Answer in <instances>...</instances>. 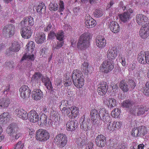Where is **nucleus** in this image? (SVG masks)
<instances>
[{
  "label": "nucleus",
  "instance_id": "obj_1",
  "mask_svg": "<svg viewBox=\"0 0 149 149\" xmlns=\"http://www.w3.org/2000/svg\"><path fill=\"white\" fill-rule=\"evenodd\" d=\"M20 24L22 27L20 33L22 37L24 38H29L32 33L30 28L28 27V26H32L34 25L33 18L31 16L25 17L21 22Z\"/></svg>",
  "mask_w": 149,
  "mask_h": 149
},
{
  "label": "nucleus",
  "instance_id": "obj_2",
  "mask_svg": "<svg viewBox=\"0 0 149 149\" xmlns=\"http://www.w3.org/2000/svg\"><path fill=\"white\" fill-rule=\"evenodd\" d=\"M91 36L88 33H84L80 36L77 44L78 48L81 50L84 49L90 45Z\"/></svg>",
  "mask_w": 149,
  "mask_h": 149
},
{
  "label": "nucleus",
  "instance_id": "obj_3",
  "mask_svg": "<svg viewBox=\"0 0 149 149\" xmlns=\"http://www.w3.org/2000/svg\"><path fill=\"white\" fill-rule=\"evenodd\" d=\"M135 86V82L132 79H129L127 82L122 80L119 83L120 88L124 93L128 92L130 90H132Z\"/></svg>",
  "mask_w": 149,
  "mask_h": 149
},
{
  "label": "nucleus",
  "instance_id": "obj_4",
  "mask_svg": "<svg viewBox=\"0 0 149 149\" xmlns=\"http://www.w3.org/2000/svg\"><path fill=\"white\" fill-rule=\"evenodd\" d=\"M49 133L47 130L39 129L36 132V138L40 141H45L49 138Z\"/></svg>",
  "mask_w": 149,
  "mask_h": 149
},
{
  "label": "nucleus",
  "instance_id": "obj_5",
  "mask_svg": "<svg viewBox=\"0 0 149 149\" xmlns=\"http://www.w3.org/2000/svg\"><path fill=\"white\" fill-rule=\"evenodd\" d=\"M67 138L66 135L63 134H59L54 139V142L60 147L64 146L67 143Z\"/></svg>",
  "mask_w": 149,
  "mask_h": 149
},
{
  "label": "nucleus",
  "instance_id": "obj_6",
  "mask_svg": "<svg viewBox=\"0 0 149 149\" xmlns=\"http://www.w3.org/2000/svg\"><path fill=\"white\" fill-rule=\"evenodd\" d=\"M114 63L113 61L107 60L102 63L101 66L102 71L107 73L111 72L114 68Z\"/></svg>",
  "mask_w": 149,
  "mask_h": 149
},
{
  "label": "nucleus",
  "instance_id": "obj_7",
  "mask_svg": "<svg viewBox=\"0 0 149 149\" xmlns=\"http://www.w3.org/2000/svg\"><path fill=\"white\" fill-rule=\"evenodd\" d=\"M15 31V27L13 24H10L4 27L3 30V33L4 36L10 37L14 34Z\"/></svg>",
  "mask_w": 149,
  "mask_h": 149
},
{
  "label": "nucleus",
  "instance_id": "obj_8",
  "mask_svg": "<svg viewBox=\"0 0 149 149\" xmlns=\"http://www.w3.org/2000/svg\"><path fill=\"white\" fill-rule=\"evenodd\" d=\"M20 96L23 99L29 97L31 91L27 86H23L19 89Z\"/></svg>",
  "mask_w": 149,
  "mask_h": 149
},
{
  "label": "nucleus",
  "instance_id": "obj_9",
  "mask_svg": "<svg viewBox=\"0 0 149 149\" xmlns=\"http://www.w3.org/2000/svg\"><path fill=\"white\" fill-rule=\"evenodd\" d=\"M149 34V24L146 23L143 25L139 31V35L143 39H145L148 36Z\"/></svg>",
  "mask_w": 149,
  "mask_h": 149
},
{
  "label": "nucleus",
  "instance_id": "obj_10",
  "mask_svg": "<svg viewBox=\"0 0 149 149\" xmlns=\"http://www.w3.org/2000/svg\"><path fill=\"white\" fill-rule=\"evenodd\" d=\"M41 80L44 83V85L49 90H51V93L53 94L55 96H56V95L54 90L55 91H56V90H53V87L52 83L50 81L49 78L47 77H44L42 78Z\"/></svg>",
  "mask_w": 149,
  "mask_h": 149
},
{
  "label": "nucleus",
  "instance_id": "obj_11",
  "mask_svg": "<svg viewBox=\"0 0 149 149\" xmlns=\"http://www.w3.org/2000/svg\"><path fill=\"white\" fill-rule=\"evenodd\" d=\"M99 113L102 116L100 117V119L104 122L106 123L109 122L111 120V117L107 111L104 108H101L99 109Z\"/></svg>",
  "mask_w": 149,
  "mask_h": 149
},
{
  "label": "nucleus",
  "instance_id": "obj_12",
  "mask_svg": "<svg viewBox=\"0 0 149 149\" xmlns=\"http://www.w3.org/2000/svg\"><path fill=\"white\" fill-rule=\"evenodd\" d=\"M96 145L102 148L106 145V137L102 134L98 135L95 140Z\"/></svg>",
  "mask_w": 149,
  "mask_h": 149
},
{
  "label": "nucleus",
  "instance_id": "obj_13",
  "mask_svg": "<svg viewBox=\"0 0 149 149\" xmlns=\"http://www.w3.org/2000/svg\"><path fill=\"white\" fill-rule=\"evenodd\" d=\"M78 122L77 120L72 119L68 121L66 125V129L68 131H74L77 127Z\"/></svg>",
  "mask_w": 149,
  "mask_h": 149
},
{
  "label": "nucleus",
  "instance_id": "obj_14",
  "mask_svg": "<svg viewBox=\"0 0 149 149\" xmlns=\"http://www.w3.org/2000/svg\"><path fill=\"white\" fill-rule=\"evenodd\" d=\"M15 113L18 117L22 120H26L28 118V114L24 110L17 109L15 111Z\"/></svg>",
  "mask_w": 149,
  "mask_h": 149
},
{
  "label": "nucleus",
  "instance_id": "obj_15",
  "mask_svg": "<svg viewBox=\"0 0 149 149\" xmlns=\"http://www.w3.org/2000/svg\"><path fill=\"white\" fill-rule=\"evenodd\" d=\"M29 115V120L31 122L36 123L39 121V117L38 114L35 110H32L30 111Z\"/></svg>",
  "mask_w": 149,
  "mask_h": 149
},
{
  "label": "nucleus",
  "instance_id": "obj_16",
  "mask_svg": "<svg viewBox=\"0 0 149 149\" xmlns=\"http://www.w3.org/2000/svg\"><path fill=\"white\" fill-rule=\"evenodd\" d=\"M136 20L137 23L139 25H144L148 21L147 17L142 14H137L136 16Z\"/></svg>",
  "mask_w": 149,
  "mask_h": 149
},
{
  "label": "nucleus",
  "instance_id": "obj_17",
  "mask_svg": "<svg viewBox=\"0 0 149 149\" xmlns=\"http://www.w3.org/2000/svg\"><path fill=\"white\" fill-rule=\"evenodd\" d=\"M117 55V51L116 49L112 47L109 49L107 52V57L108 60L113 61Z\"/></svg>",
  "mask_w": 149,
  "mask_h": 149
},
{
  "label": "nucleus",
  "instance_id": "obj_18",
  "mask_svg": "<svg viewBox=\"0 0 149 149\" xmlns=\"http://www.w3.org/2000/svg\"><path fill=\"white\" fill-rule=\"evenodd\" d=\"M90 122V119L84 118L81 124V129L86 131L89 130L91 125Z\"/></svg>",
  "mask_w": 149,
  "mask_h": 149
},
{
  "label": "nucleus",
  "instance_id": "obj_19",
  "mask_svg": "<svg viewBox=\"0 0 149 149\" xmlns=\"http://www.w3.org/2000/svg\"><path fill=\"white\" fill-rule=\"evenodd\" d=\"M36 42L38 44H42L45 40V36L43 32H37L35 38Z\"/></svg>",
  "mask_w": 149,
  "mask_h": 149
},
{
  "label": "nucleus",
  "instance_id": "obj_20",
  "mask_svg": "<svg viewBox=\"0 0 149 149\" xmlns=\"http://www.w3.org/2000/svg\"><path fill=\"white\" fill-rule=\"evenodd\" d=\"M32 96L34 100H40L43 97L42 92L40 89H35L32 92Z\"/></svg>",
  "mask_w": 149,
  "mask_h": 149
},
{
  "label": "nucleus",
  "instance_id": "obj_21",
  "mask_svg": "<svg viewBox=\"0 0 149 149\" xmlns=\"http://www.w3.org/2000/svg\"><path fill=\"white\" fill-rule=\"evenodd\" d=\"M97 46L101 48H103L106 44V40L104 38L101 36L97 37L96 40Z\"/></svg>",
  "mask_w": 149,
  "mask_h": 149
},
{
  "label": "nucleus",
  "instance_id": "obj_22",
  "mask_svg": "<svg viewBox=\"0 0 149 149\" xmlns=\"http://www.w3.org/2000/svg\"><path fill=\"white\" fill-rule=\"evenodd\" d=\"M72 74L71 77L72 79V81L84 78L82 73L79 70H74Z\"/></svg>",
  "mask_w": 149,
  "mask_h": 149
},
{
  "label": "nucleus",
  "instance_id": "obj_23",
  "mask_svg": "<svg viewBox=\"0 0 149 149\" xmlns=\"http://www.w3.org/2000/svg\"><path fill=\"white\" fill-rule=\"evenodd\" d=\"M87 141L86 138L84 135H83L81 137L77 138L76 143L79 147L81 148L86 144Z\"/></svg>",
  "mask_w": 149,
  "mask_h": 149
},
{
  "label": "nucleus",
  "instance_id": "obj_24",
  "mask_svg": "<svg viewBox=\"0 0 149 149\" xmlns=\"http://www.w3.org/2000/svg\"><path fill=\"white\" fill-rule=\"evenodd\" d=\"M138 109L137 114L138 116H140L144 114L146 111H147L149 108L145 104L138 105L137 106Z\"/></svg>",
  "mask_w": 149,
  "mask_h": 149
},
{
  "label": "nucleus",
  "instance_id": "obj_25",
  "mask_svg": "<svg viewBox=\"0 0 149 149\" xmlns=\"http://www.w3.org/2000/svg\"><path fill=\"white\" fill-rule=\"evenodd\" d=\"M95 21L89 16H87L85 21L86 26L88 28H90L94 26L95 25Z\"/></svg>",
  "mask_w": 149,
  "mask_h": 149
},
{
  "label": "nucleus",
  "instance_id": "obj_26",
  "mask_svg": "<svg viewBox=\"0 0 149 149\" xmlns=\"http://www.w3.org/2000/svg\"><path fill=\"white\" fill-rule=\"evenodd\" d=\"M111 30L114 33H117L120 30L119 26L118 23L115 21H112L109 24Z\"/></svg>",
  "mask_w": 149,
  "mask_h": 149
},
{
  "label": "nucleus",
  "instance_id": "obj_27",
  "mask_svg": "<svg viewBox=\"0 0 149 149\" xmlns=\"http://www.w3.org/2000/svg\"><path fill=\"white\" fill-rule=\"evenodd\" d=\"M10 116L8 112H4L0 116V123L6 124L9 120Z\"/></svg>",
  "mask_w": 149,
  "mask_h": 149
},
{
  "label": "nucleus",
  "instance_id": "obj_28",
  "mask_svg": "<svg viewBox=\"0 0 149 149\" xmlns=\"http://www.w3.org/2000/svg\"><path fill=\"white\" fill-rule=\"evenodd\" d=\"M20 48V44L17 42L14 41L12 42L11 46L9 48V50L13 52H17L19 51Z\"/></svg>",
  "mask_w": 149,
  "mask_h": 149
},
{
  "label": "nucleus",
  "instance_id": "obj_29",
  "mask_svg": "<svg viewBox=\"0 0 149 149\" xmlns=\"http://www.w3.org/2000/svg\"><path fill=\"white\" fill-rule=\"evenodd\" d=\"M10 102V100L8 98H2L0 100V106L3 108L7 107Z\"/></svg>",
  "mask_w": 149,
  "mask_h": 149
},
{
  "label": "nucleus",
  "instance_id": "obj_30",
  "mask_svg": "<svg viewBox=\"0 0 149 149\" xmlns=\"http://www.w3.org/2000/svg\"><path fill=\"white\" fill-rule=\"evenodd\" d=\"M130 14L128 12H126L120 15L119 17L122 21L125 22L129 20L130 18Z\"/></svg>",
  "mask_w": 149,
  "mask_h": 149
},
{
  "label": "nucleus",
  "instance_id": "obj_31",
  "mask_svg": "<svg viewBox=\"0 0 149 149\" xmlns=\"http://www.w3.org/2000/svg\"><path fill=\"white\" fill-rule=\"evenodd\" d=\"M145 52H141L138 55V60L139 63L142 64H144L146 63Z\"/></svg>",
  "mask_w": 149,
  "mask_h": 149
},
{
  "label": "nucleus",
  "instance_id": "obj_32",
  "mask_svg": "<svg viewBox=\"0 0 149 149\" xmlns=\"http://www.w3.org/2000/svg\"><path fill=\"white\" fill-rule=\"evenodd\" d=\"M17 129H18L17 127H15L12 125H10L7 128L6 132L7 134L10 135L11 138L13 135L15 134V133L16 131L15 130Z\"/></svg>",
  "mask_w": 149,
  "mask_h": 149
},
{
  "label": "nucleus",
  "instance_id": "obj_33",
  "mask_svg": "<svg viewBox=\"0 0 149 149\" xmlns=\"http://www.w3.org/2000/svg\"><path fill=\"white\" fill-rule=\"evenodd\" d=\"M72 81L75 86L78 88H82L84 84V78Z\"/></svg>",
  "mask_w": 149,
  "mask_h": 149
},
{
  "label": "nucleus",
  "instance_id": "obj_34",
  "mask_svg": "<svg viewBox=\"0 0 149 149\" xmlns=\"http://www.w3.org/2000/svg\"><path fill=\"white\" fill-rule=\"evenodd\" d=\"M42 76V74L40 72H35L32 77V81L38 83L40 81V79Z\"/></svg>",
  "mask_w": 149,
  "mask_h": 149
},
{
  "label": "nucleus",
  "instance_id": "obj_35",
  "mask_svg": "<svg viewBox=\"0 0 149 149\" xmlns=\"http://www.w3.org/2000/svg\"><path fill=\"white\" fill-rule=\"evenodd\" d=\"M36 9L38 13L39 14H41L45 12V6L44 4L43 3L40 4L37 7Z\"/></svg>",
  "mask_w": 149,
  "mask_h": 149
},
{
  "label": "nucleus",
  "instance_id": "obj_36",
  "mask_svg": "<svg viewBox=\"0 0 149 149\" xmlns=\"http://www.w3.org/2000/svg\"><path fill=\"white\" fill-rule=\"evenodd\" d=\"M81 68L82 71L87 74L90 71L88 63L85 61L81 66Z\"/></svg>",
  "mask_w": 149,
  "mask_h": 149
},
{
  "label": "nucleus",
  "instance_id": "obj_37",
  "mask_svg": "<svg viewBox=\"0 0 149 149\" xmlns=\"http://www.w3.org/2000/svg\"><path fill=\"white\" fill-rule=\"evenodd\" d=\"M107 101V105L109 108H113L116 105V100L114 98H109Z\"/></svg>",
  "mask_w": 149,
  "mask_h": 149
},
{
  "label": "nucleus",
  "instance_id": "obj_38",
  "mask_svg": "<svg viewBox=\"0 0 149 149\" xmlns=\"http://www.w3.org/2000/svg\"><path fill=\"white\" fill-rule=\"evenodd\" d=\"M91 119H93L95 118H99L101 116L99 112H98L97 110L95 109H92L91 111Z\"/></svg>",
  "mask_w": 149,
  "mask_h": 149
},
{
  "label": "nucleus",
  "instance_id": "obj_39",
  "mask_svg": "<svg viewBox=\"0 0 149 149\" xmlns=\"http://www.w3.org/2000/svg\"><path fill=\"white\" fill-rule=\"evenodd\" d=\"M69 104L68 103V101L67 100H63L61 101V104L60 105V109H62L61 111L63 112L64 110L65 109L66 107H69Z\"/></svg>",
  "mask_w": 149,
  "mask_h": 149
},
{
  "label": "nucleus",
  "instance_id": "obj_40",
  "mask_svg": "<svg viewBox=\"0 0 149 149\" xmlns=\"http://www.w3.org/2000/svg\"><path fill=\"white\" fill-rule=\"evenodd\" d=\"M47 116L44 113H42L40 117L39 121L43 125H45L47 124Z\"/></svg>",
  "mask_w": 149,
  "mask_h": 149
},
{
  "label": "nucleus",
  "instance_id": "obj_41",
  "mask_svg": "<svg viewBox=\"0 0 149 149\" xmlns=\"http://www.w3.org/2000/svg\"><path fill=\"white\" fill-rule=\"evenodd\" d=\"M71 114L72 116V117H76L79 113V109L74 106L71 107Z\"/></svg>",
  "mask_w": 149,
  "mask_h": 149
},
{
  "label": "nucleus",
  "instance_id": "obj_42",
  "mask_svg": "<svg viewBox=\"0 0 149 149\" xmlns=\"http://www.w3.org/2000/svg\"><path fill=\"white\" fill-rule=\"evenodd\" d=\"M141 90L143 91L145 95L149 96V81L146 83L145 87L141 88Z\"/></svg>",
  "mask_w": 149,
  "mask_h": 149
},
{
  "label": "nucleus",
  "instance_id": "obj_43",
  "mask_svg": "<svg viewBox=\"0 0 149 149\" xmlns=\"http://www.w3.org/2000/svg\"><path fill=\"white\" fill-rule=\"evenodd\" d=\"M133 102L131 100H127L123 102L122 103V106L125 108L131 107L133 104Z\"/></svg>",
  "mask_w": 149,
  "mask_h": 149
},
{
  "label": "nucleus",
  "instance_id": "obj_44",
  "mask_svg": "<svg viewBox=\"0 0 149 149\" xmlns=\"http://www.w3.org/2000/svg\"><path fill=\"white\" fill-rule=\"evenodd\" d=\"M26 47V51L28 52L31 50V52L35 47L34 42L31 41L29 42Z\"/></svg>",
  "mask_w": 149,
  "mask_h": 149
},
{
  "label": "nucleus",
  "instance_id": "obj_45",
  "mask_svg": "<svg viewBox=\"0 0 149 149\" xmlns=\"http://www.w3.org/2000/svg\"><path fill=\"white\" fill-rule=\"evenodd\" d=\"M34 55L33 54L27 55V54H25L22 57L21 61H22L25 60H28L30 61H33L34 60Z\"/></svg>",
  "mask_w": 149,
  "mask_h": 149
},
{
  "label": "nucleus",
  "instance_id": "obj_46",
  "mask_svg": "<svg viewBox=\"0 0 149 149\" xmlns=\"http://www.w3.org/2000/svg\"><path fill=\"white\" fill-rule=\"evenodd\" d=\"M120 112L118 108L115 109L113 110L111 112V116L115 118H117L119 116Z\"/></svg>",
  "mask_w": 149,
  "mask_h": 149
},
{
  "label": "nucleus",
  "instance_id": "obj_47",
  "mask_svg": "<svg viewBox=\"0 0 149 149\" xmlns=\"http://www.w3.org/2000/svg\"><path fill=\"white\" fill-rule=\"evenodd\" d=\"M64 33L63 31H61L58 32L56 33V39L59 41H63L64 37Z\"/></svg>",
  "mask_w": 149,
  "mask_h": 149
},
{
  "label": "nucleus",
  "instance_id": "obj_48",
  "mask_svg": "<svg viewBox=\"0 0 149 149\" xmlns=\"http://www.w3.org/2000/svg\"><path fill=\"white\" fill-rule=\"evenodd\" d=\"M58 8V5L56 3H51L49 6V8L51 11H56Z\"/></svg>",
  "mask_w": 149,
  "mask_h": 149
},
{
  "label": "nucleus",
  "instance_id": "obj_49",
  "mask_svg": "<svg viewBox=\"0 0 149 149\" xmlns=\"http://www.w3.org/2000/svg\"><path fill=\"white\" fill-rule=\"evenodd\" d=\"M71 107H67L65 108V110H64L63 112H62L63 113H64V114H66L70 118L72 117V116L71 114Z\"/></svg>",
  "mask_w": 149,
  "mask_h": 149
},
{
  "label": "nucleus",
  "instance_id": "obj_50",
  "mask_svg": "<svg viewBox=\"0 0 149 149\" xmlns=\"http://www.w3.org/2000/svg\"><path fill=\"white\" fill-rule=\"evenodd\" d=\"M103 15V12L101 9H96L94 13V15L95 17H100Z\"/></svg>",
  "mask_w": 149,
  "mask_h": 149
},
{
  "label": "nucleus",
  "instance_id": "obj_51",
  "mask_svg": "<svg viewBox=\"0 0 149 149\" xmlns=\"http://www.w3.org/2000/svg\"><path fill=\"white\" fill-rule=\"evenodd\" d=\"M138 129L140 135H144L147 133L146 128L144 126L139 127H138Z\"/></svg>",
  "mask_w": 149,
  "mask_h": 149
},
{
  "label": "nucleus",
  "instance_id": "obj_52",
  "mask_svg": "<svg viewBox=\"0 0 149 149\" xmlns=\"http://www.w3.org/2000/svg\"><path fill=\"white\" fill-rule=\"evenodd\" d=\"M98 88H102L104 90L107 91L108 85L107 83L104 81L101 82L98 85Z\"/></svg>",
  "mask_w": 149,
  "mask_h": 149
},
{
  "label": "nucleus",
  "instance_id": "obj_53",
  "mask_svg": "<svg viewBox=\"0 0 149 149\" xmlns=\"http://www.w3.org/2000/svg\"><path fill=\"white\" fill-rule=\"evenodd\" d=\"M131 135L135 137H138L140 136L138 128H134L132 129L131 133Z\"/></svg>",
  "mask_w": 149,
  "mask_h": 149
},
{
  "label": "nucleus",
  "instance_id": "obj_54",
  "mask_svg": "<svg viewBox=\"0 0 149 149\" xmlns=\"http://www.w3.org/2000/svg\"><path fill=\"white\" fill-rule=\"evenodd\" d=\"M63 44L64 43L63 41H59L57 42V44H53L52 48L54 49H59L62 47V46L63 45Z\"/></svg>",
  "mask_w": 149,
  "mask_h": 149
},
{
  "label": "nucleus",
  "instance_id": "obj_55",
  "mask_svg": "<svg viewBox=\"0 0 149 149\" xmlns=\"http://www.w3.org/2000/svg\"><path fill=\"white\" fill-rule=\"evenodd\" d=\"M19 129H18V130H17V129L16 130L15 133V134H14L11 138V139L12 140L13 139L17 140L21 136V134L19 132Z\"/></svg>",
  "mask_w": 149,
  "mask_h": 149
},
{
  "label": "nucleus",
  "instance_id": "obj_56",
  "mask_svg": "<svg viewBox=\"0 0 149 149\" xmlns=\"http://www.w3.org/2000/svg\"><path fill=\"white\" fill-rule=\"evenodd\" d=\"M24 143H22L21 141H19L15 145L14 147V149H22L24 146Z\"/></svg>",
  "mask_w": 149,
  "mask_h": 149
},
{
  "label": "nucleus",
  "instance_id": "obj_57",
  "mask_svg": "<svg viewBox=\"0 0 149 149\" xmlns=\"http://www.w3.org/2000/svg\"><path fill=\"white\" fill-rule=\"evenodd\" d=\"M93 119H94V120H93L92 121V124L95 126H97L100 123V120H101L100 118H93Z\"/></svg>",
  "mask_w": 149,
  "mask_h": 149
},
{
  "label": "nucleus",
  "instance_id": "obj_58",
  "mask_svg": "<svg viewBox=\"0 0 149 149\" xmlns=\"http://www.w3.org/2000/svg\"><path fill=\"white\" fill-rule=\"evenodd\" d=\"M63 83L65 86L67 87L71 85L72 82L69 79H64Z\"/></svg>",
  "mask_w": 149,
  "mask_h": 149
},
{
  "label": "nucleus",
  "instance_id": "obj_59",
  "mask_svg": "<svg viewBox=\"0 0 149 149\" xmlns=\"http://www.w3.org/2000/svg\"><path fill=\"white\" fill-rule=\"evenodd\" d=\"M97 92L99 95L100 96H103L105 95L107 92V91L104 90V89L102 88H97Z\"/></svg>",
  "mask_w": 149,
  "mask_h": 149
},
{
  "label": "nucleus",
  "instance_id": "obj_60",
  "mask_svg": "<svg viewBox=\"0 0 149 149\" xmlns=\"http://www.w3.org/2000/svg\"><path fill=\"white\" fill-rule=\"evenodd\" d=\"M97 92L99 95L100 96H103L105 95L107 92V91L104 90V89L102 88H97Z\"/></svg>",
  "mask_w": 149,
  "mask_h": 149
},
{
  "label": "nucleus",
  "instance_id": "obj_61",
  "mask_svg": "<svg viewBox=\"0 0 149 149\" xmlns=\"http://www.w3.org/2000/svg\"><path fill=\"white\" fill-rule=\"evenodd\" d=\"M59 4L60 6L58 11L60 12H61L63 11L65 8L63 1H60Z\"/></svg>",
  "mask_w": 149,
  "mask_h": 149
},
{
  "label": "nucleus",
  "instance_id": "obj_62",
  "mask_svg": "<svg viewBox=\"0 0 149 149\" xmlns=\"http://www.w3.org/2000/svg\"><path fill=\"white\" fill-rule=\"evenodd\" d=\"M111 121L109 122V124H108L107 128L110 130H115V126H114V122L111 125L110 124Z\"/></svg>",
  "mask_w": 149,
  "mask_h": 149
},
{
  "label": "nucleus",
  "instance_id": "obj_63",
  "mask_svg": "<svg viewBox=\"0 0 149 149\" xmlns=\"http://www.w3.org/2000/svg\"><path fill=\"white\" fill-rule=\"evenodd\" d=\"M56 36V33H55L53 31H51L48 36V38L50 39L54 38Z\"/></svg>",
  "mask_w": 149,
  "mask_h": 149
},
{
  "label": "nucleus",
  "instance_id": "obj_64",
  "mask_svg": "<svg viewBox=\"0 0 149 149\" xmlns=\"http://www.w3.org/2000/svg\"><path fill=\"white\" fill-rule=\"evenodd\" d=\"M118 148V149H127L126 145L124 143L120 144Z\"/></svg>",
  "mask_w": 149,
  "mask_h": 149
}]
</instances>
